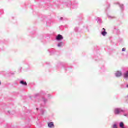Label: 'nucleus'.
<instances>
[{
  "mask_svg": "<svg viewBox=\"0 0 128 128\" xmlns=\"http://www.w3.org/2000/svg\"><path fill=\"white\" fill-rule=\"evenodd\" d=\"M56 40H64V37L62 36L59 34L56 36Z\"/></svg>",
  "mask_w": 128,
  "mask_h": 128,
  "instance_id": "f257e3e1",
  "label": "nucleus"
},
{
  "mask_svg": "<svg viewBox=\"0 0 128 128\" xmlns=\"http://www.w3.org/2000/svg\"><path fill=\"white\" fill-rule=\"evenodd\" d=\"M122 112V110L121 109H116L114 113L115 114H120Z\"/></svg>",
  "mask_w": 128,
  "mask_h": 128,
  "instance_id": "f03ea898",
  "label": "nucleus"
},
{
  "mask_svg": "<svg viewBox=\"0 0 128 128\" xmlns=\"http://www.w3.org/2000/svg\"><path fill=\"white\" fill-rule=\"evenodd\" d=\"M48 126L49 128H54V122H50L48 124Z\"/></svg>",
  "mask_w": 128,
  "mask_h": 128,
  "instance_id": "7ed1b4c3",
  "label": "nucleus"
},
{
  "mask_svg": "<svg viewBox=\"0 0 128 128\" xmlns=\"http://www.w3.org/2000/svg\"><path fill=\"white\" fill-rule=\"evenodd\" d=\"M121 76H122V72H118L116 73V76L117 78H120Z\"/></svg>",
  "mask_w": 128,
  "mask_h": 128,
  "instance_id": "20e7f679",
  "label": "nucleus"
},
{
  "mask_svg": "<svg viewBox=\"0 0 128 128\" xmlns=\"http://www.w3.org/2000/svg\"><path fill=\"white\" fill-rule=\"evenodd\" d=\"M20 84H22L23 86H28V84L26 83V82H24V81H21L20 82Z\"/></svg>",
  "mask_w": 128,
  "mask_h": 128,
  "instance_id": "39448f33",
  "label": "nucleus"
},
{
  "mask_svg": "<svg viewBox=\"0 0 128 128\" xmlns=\"http://www.w3.org/2000/svg\"><path fill=\"white\" fill-rule=\"evenodd\" d=\"M124 78H128V72H127L126 73L124 74Z\"/></svg>",
  "mask_w": 128,
  "mask_h": 128,
  "instance_id": "423d86ee",
  "label": "nucleus"
},
{
  "mask_svg": "<svg viewBox=\"0 0 128 128\" xmlns=\"http://www.w3.org/2000/svg\"><path fill=\"white\" fill-rule=\"evenodd\" d=\"M107 34L108 33L106 32H102V35L105 36H106Z\"/></svg>",
  "mask_w": 128,
  "mask_h": 128,
  "instance_id": "0eeeda50",
  "label": "nucleus"
},
{
  "mask_svg": "<svg viewBox=\"0 0 128 128\" xmlns=\"http://www.w3.org/2000/svg\"><path fill=\"white\" fill-rule=\"evenodd\" d=\"M124 123L123 122H121L120 124V128H124Z\"/></svg>",
  "mask_w": 128,
  "mask_h": 128,
  "instance_id": "6e6552de",
  "label": "nucleus"
},
{
  "mask_svg": "<svg viewBox=\"0 0 128 128\" xmlns=\"http://www.w3.org/2000/svg\"><path fill=\"white\" fill-rule=\"evenodd\" d=\"M58 46L59 47V48H60V46H62V44H60L58 45Z\"/></svg>",
  "mask_w": 128,
  "mask_h": 128,
  "instance_id": "1a4fd4ad",
  "label": "nucleus"
},
{
  "mask_svg": "<svg viewBox=\"0 0 128 128\" xmlns=\"http://www.w3.org/2000/svg\"><path fill=\"white\" fill-rule=\"evenodd\" d=\"M113 126H114V128H118V126H116V124L114 125Z\"/></svg>",
  "mask_w": 128,
  "mask_h": 128,
  "instance_id": "9d476101",
  "label": "nucleus"
},
{
  "mask_svg": "<svg viewBox=\"0 0 128 128\" xmlns=\"http://www.w3.org/2000/svg\"><path fill=\"white\" fill-rule=\"evenodd\" d=\"M126 48H124L122 50V52H126Z\"/></svg>",
  "mask_w": 128,
  "mask_h": 128,
  "instance_id": "9b49d317",
  "label": "nucleus"
},
{
  "mask_svg": "<svg viewBox=\"0 0 128 128\" xmlns=\"http://www.w3.org/2000/svg\"><path fill=\"white\" fill-rule=\"evenodd\" d=\"M2 84V82H0V86Z\"/></svg>",
  "mask_w": 128,
  "mask_h": 128,
  "instance_id": "f8f14e48",
  "label": "nucleus"
},
{
  "mask_svg": "<svg viewBox=\"0 0 128 128\" xmlns=\"http://www.w3.org/2000/svg\"><path fill=\"white\" fill-rule=\"evenodd\" d=\"M103 30H106V29H104V28Z\"/></svg>",
  "mask_w": 128,
  "mask_h": 128,
  "instance_id": "ddd939ff",
  "label": "nucleus"
},
{
  "mask_svg": "<svg viewBox=\"0 0 128 128\" xmlns=\"http://www.w3.org/2000/svg\"><path fill=\"white\" fill-rule=\"evenodd\" d=\"M126 88H128V85H127V86H126Z\"/></svg>",
  "mask_w": 128,
  "mask_h": 128,
  "instance_id": "4468645a",
  "label": "nucleus"
}]
</instances>
